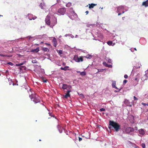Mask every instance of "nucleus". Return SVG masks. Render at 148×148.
<instances>
[{
	"mask_svg": "<svg viewBox=\"0 0 148 148\" xmlns=\"http://www.w3.org/2000/svg\"><path fill=\"white\" fill-rule=\"evenodd\" d=\"M59 86L60 89H62L64 90H67L66 94L65 95H63V97L64 98L67 99L69 97H70L71 95L70 93L72 91L71 90L72 86L65 84H62V85H61V84H60Z\"/></svg>",
	"mask_w": 148,
	"mask_h": 148,
	"instance_id": "f257e3e1",
	"label": "nucleus"
},
{
	"mask_svg": "<svg viewBox=\"0 0 148 148\" xmlns=\"http://www.w3.org/2000/svg\"><path fill=\"white\" fill-rule=\"evenodd\" d=\"M109 122V124L108 127L109 129H110L111 128H114L115 131L117 132L120 129V126L118 123L110 120V121Z\"/></svg>",
	"mask_w": 148,
	"mask_h": 148,
	"instance_id": "f03ea898",
	"label": "nucleus"
},
{
	"mask_svg": "<svg viewBox=\"0 0 148 148\" xmlns=\"http://www.w3.org/2000/svg\"><path fill=\"white\" fill-rule=\"evenodd\" d=\"M33 101L35 103H38L40 101V98L36 94H34L33 95Z\"/></svg>",
	"mask_w": 148,
	"mask_h": 148,
	"instance_id": "7ed1b4c3",
	"label": "nucleus"
},
{
	"mask_svg": "<svg viewBox=\"0 0 148 148\" xmlns=\"http://www.w3.org/2000/svg\"><path fill=\"white\" fill-rule=\"evenodd\" d=\"M74 60L76 62H82L83 61V57L80 56L79 57L77 55H75L73 57Z\"/></svg>",
	"mask_w": 148,
	"mask_h": 148,
	"instance_id": "20e7f679",
	"label": "nucleus"
},
{
	"mask_svg": "<svg viewBox=\"0 0 148 148\" xmlns=\"http://www.w3.org/2000/svg\"><path fill=\"white\" fill-rule=\"evenodd\" d=\"M66 11V8H59L58 11V12L59 14L64 15Z\"/></svg>",
	"mask_w": 148,
	"mask_h": 148,
	"instance_id": "39448f33",
	"label": "nucleus"
},
{
	"mask_svg": "<svg viewBox=\"0 0 148 148\" xmlns=\"http://www.w3.org/2000/svg\"><path fill=\"white\" fill-rule=\"evenodd\" d=\"M27 92L29 95V97L31 99H32V96L35 94V93L34 92H33V90L31 89H30L29 90H27Z\"/></svg>",
	"mask_w": 148,
	"mask_h": 148,
	"instance_id": "423d86ee",
	"label": "nucleus"
},
{
	"mask_svg": "<svg viewBox=\"0 0 148 148\" xmlns=\"http://www.w3.org/2000/svg\"><path fill=\"white\" fill-rule=\"evenodd\" d=\"M134 128L131 127H127L125 129V132L127 133H129L131 132H133L134 131Z\"/></svg>",
	"mask_w": 148,
	"mask_h": 148,
	"instance_id": "0eeeda50",
	"label": "nucleus"
},
{
	"mask_svg": "<svg viewBox=\"0 0 148 148\" xmlns=\"http://www.w3.org/2000/svg\"><path fill=\"white\" fill-rule=\"evenodd\" d=\"M122 12V14H123L124 13V8L123 6H120L117 8V12Z\"/></svg>",
	"mask_w": 148,
	"mask_h": 148,
	"instance_id": "6e6552de",
	"label": "nucleus"
},
{
	"mask_svg": "<svg viewBox=\"0 0 148 148\" xmlns=\"http://www.w3.org/2000/svg\"><path fill=\"white\" fill-rule=\"evenodd\" d=\"M50 17L49 16L47 15L45 18V20L46 23H47V25H50Z\"/></svg>",
	"mask_w": 148,
	"mask_h": 148,
	"instance_id": "1a4fd4ad",
	"label": "nucleus"
},
{
	"mask_svg": "<svg viewBox=\"0 0 148 148\" xmlns=\"http://www.w3.org/2000/svg\"><path fill=\"white\" fill-rule=\"evenodd\" d=\"M72 13L73 15L70 16V18L72 20H73L76 17L77 15L73 11L72 12Z\"/></svg>",
	"mask_w": 148,
	"mask_h": 148,
	"instance_id": "9d476101",
	"label": "nucleus"
},
{
	"mask_svg": "<svg viewBox=\"0 0 148 148\" xmlns=\"http://www.w3.org/2000/svg\"><path fill=\"white\" fill-rule=\"evenodd\" d=\"M52 42L53 44V46L55 47H56L57 45V42L56 39L55 37L53 38V39L52 41Z\"/></svg>",
	"mask_w": 148,
	"mask_h": 148,
	"instance_id": "9b49d317",
	"label": "nucleus"
},
{
	"mask_svg": "<svg viewBox=\"0 0 148 148\" xmlns=\"http://www.w3.org/2000/svg\"><path fill=\"white\" fill-rule=\"evenodd\" d=\"M142 5L144 6L145 7L148 6V0L143 2L142 4Z\"/></svg>",
	"mask_w": 148,
	"mask_h": 148,
	"instance_id": "f8f14e48",
	"label": "nucleus"
},
{
	"mask_svg": "<svg viewBox=\"0 0 148 148\" xmlns=\"http://www.w3.org/2000/svg\"><path fill=\"white\" fill-rule=\"evenodd\" d=\"M103 64L106 66L108 67L109 68H112V66L111 65L108 64L106 62H103Z\"/></svg>",
	"mask_w": 148,
	"mask_h": 148,
	"instance_id": "ddd939ff",
	"label": "nucleus"
},
{
	"mask_svg": "<svg viewBox=\"0 0 148 148\" xmlns=\"http://www.w3.org/2000/svg\"><path fill=\"white\" fill-rule=\"evenodd\" d=\"M89 5V9L92 8H94V7L97 5L96 4H94V3H91L90 4H88Z\"/></svg>",
	"mask_w": 148,
	"mask_h": 148,
	"instance_id": "4468645a",
	"label": "nucleus"
},
{
	"mask_svg": "<svg viewBox=\"0 0 148 148\" xmlns=\"http://www.w3.org/2000/svg\"><path fill=\"white\" fill-rule=\"evenodd\" d=\"M39 47H37L36 49H33L31 51V52H36V53H37V52H38V51H39Z\"/></svg>",
	"mask_w": 148,
	"mask_h": 148,
	"instance_id": "2eb2a0df",
	"label": "nucleus"
},
{
	"mask_svg": "<svg viewBox=\"0 0 148 148\" xmlns=\"http://www.w3.org/2000/svg\"><path fill=\"white\" fill-rule=\"evenodd\" d=\"M107 44L110 46V45H112V46H114L115 45V43H113L111 41H108L107 42Z\"/></svg>",
	"mask_w": 148,
	"mask_h": 148,
	"instance_id": "dca6fc26",
	"label": "nucleus"
},
{
	"mask_svg": "<svg viewBox=\"0 0 148 148\" xmlns=\"http://www.w3.org/2000/svg\"><path fill=\"white\" fill-rule=\"evenodd\" d=\"M148 78V76H146V75L145 74L144 75V76L142 77V79L143 80V81H145V80H147Z\"/></svg>",
	"mask_w": 148,
	"mask_h": 148,
	"instance_id": "f3484780",
	"label": "nucleus"
},
{
	"mask_svg": "<svg viewBox=\"0 0 148 148\" xmlns=\"http://www.w3.org/2000/svg\"><path fill=\"white\" fill-rule=\"evenodd\" d=\"M139 133L142 134L143 135L145 133V132L144 130L142 129H140L139 130Z\"/></svg>",
	"mask_w": 148,
	"mask_h": 148,
	"instance_id": "a211bd4d",
	"label": "nucleus"
},
{
	"mask_svg": "<svg viewBox=\"0 0 148 148\" xmlns=\"http://www.w3.org/2000/svg\"><path fill=\"white\" fill-rule=\"evenodd\" d=\"M39 6L41 9H43L44 7L45 6V4L44 3H41L40 4Z\"/></svg>",
	"mask_w": 148,
	"mask_h": 148,
	"instance_id": "6ab92c4d",
	"label": "nucleus"
},
{
	"mask_svg": "<svg viewBox=\"0 0 148 148\" xmlns=\"http://www.w3.org/2000/svg\"><path fill=\"white\" fill-rule=\"evenodd\" d=\"M95 25L94 24H88L86 26L87 27H93L94 26H95Z\"/></svg>",
	"mask_w": 148,
	"mask_h": 148,
	"instance_id": "aec40b11",
	"label": "nucleus"
},
{
	"mask_svg": "<svg viewBox=\"0 0 148 148\" xmlns=\"http://www.w3.org/2000/svg\"><path fill=\"white\" fill-rule=\"evenodd\" d=\"M84 57L90 59L92 58V56L88 54L86 56H84Z\"/></svg>",
	"mask_w": 148,
	"mask_h": 148,
	"instance_id": "412c9836",
	"label": "nucleus"
},
{
	"mask_svg": "<svg viewBox=\"0 0 148 148\" xmlns=\"http://www.w3.org/2000/svg\"><path fill=\"white\" fill-rule=\"evenodd\" d=\"M69 67V66H65L64 68H63V67H61V69L62 70H64V71H66V70H67V69Z\"/></svg>",
	"mask_w": 148,
	"mask_h": 148,
	"instance_id": "4be33fe9",
	"label": "nucleus"
},
{
	"mask_svg": "<svg viewBox=\"0 0 148 148\" xmlns=\"http://www.w3.org/2000/svg\"><path fill=\"white\" fill-rule=\"evenodd\" d=\"M30 15L31 16H32V17L31 18H30V17H29V20H31L32 19L34 20L36 18V17L35 16H33L32 15Z\"/></svg>",
	"mask_w": 148,
	"mask_h": 148,
	"instance_id": "5701e85b",
	"label": "nucleus"
},
{
	"mask_svg": "<svg viewBox=\"0 0 148 148\" xmlns=\"http://www.w3.org/2000/svg\"><path fill=\"white\" fill-rule=\"evenodd\" d=\"M116 82L115 81H113V83L112 84V87L114 88L116 87Z\"/></svg>",
	"mask_w": 148,
	"mask_h": 148,
	"instance_id": "b1692460",
	"label": "nucleus"
},
{
	"mask_svg": "<svg viewBox=\"0 0 148 148\" xmlns=\"http://www.w3.org/2000/svg\"><path fill=\"white\" fill-rule=\"evenodd\" d=\"M141 66V65L140 64H138L136 65L135 66H134V67L136 68V69H138L140 68Z\"/></svg>",
	"mask_w": 148,
	"mask_h": 148,
	"instance_id": "393cba45",
	"label": "nucleus"
},
{
	"mask_svg": "<svg viewBox=\"0 0 148 148\" xmlns=\"http://www.w3.org/2000/svg\"><path fill=\"white\" fill-rule=\"evenodd\" d=\"M42 50L45 52L47 51H49V50L47 48L45 47H43L42 48Z\"/></svg>",
	"mask_w": 148,
	"mask_h": 148,
	"instance_id": "a878e982",
	"label": "nucleus"
},
{
	"mask_svg": "<svg viewBox=\"0 0 148 148\" xmlns=\"http://www.w3.org/2000/svg\"><path fill=\"white\" fill-rule=\"evenodd\" d=\"M71 5V3L70 2H68L66 5V7H69Z\"/></svg>",
	"mask_w": 148,
	"mask_h": 148,
	"instance_id": "bb28decb",
	"label": "nucleus"
},
{
	"mask_svg": "<svg viewBox=\"0 0 148 148\" xmlns=\"http://www.w3.org/2000/svg\"><path fill=\"white\" fill-rule=\"evenodd\" d=\"M57 52L59 55H61L62 54V50H60L59 51H57Z\"/></svg>",
	"mask_w": 148,
	"mask_h": 148,
	"instance_id": "cd10ccee",
	"label": "nucleus"
},
{
	"mask_svg": "<svg viewBox=\"0 0 148 148\" xmlns=\"http://www.w3.org/2000/svg\"><path fill=\"white\" fill-rule=\"evenodd\" d=\"M24 62H23V63H19V64H16V66H21L22 65H23L24 64Z\"/></svg>",
	"mask_w": 148,
	"mask_h": 148,
	"instance_id": "c85d7f7f",
	"label": "nucleus"
},
{
	"mask_svg": "<svg viewBox=\"0 0 148 148\" xmlns=\"http://www.w3.org/2000/svg\"><path fill=\"white\" fill-rule=\"evenodd\" d=\"M80 74L81 75H86V73L85 72H82L80 73Z\"/></svg>",
	"mask_w": 148,
	"mask_h": 148,
	"instance_id": "c756f323",
	"label": "nucleus"
},
{
	"mask_svg": "<svg viewBox=\"0 0 148 148\" xmlns=\"http://www.w3.org/2000/svg\"><path fill=\"white\" fill-rule=\"evenodd\" d=\"M0 56H1V57H5V56L9 57V56H8L6 55H4L1 54H0Z\"/></svg>",
	"mask_w": 148,
	"mask_h": 148,
	"instance_id": "7c9ffc66",
	"label": "nucleus"
},
{
	"mask_svg": "<svg viewBox=\"0 0 148 148\" xmlns=\"http://www.w3.org/2000/svg\"><path fill=\"white\" fill-rule=\"evenodd\" d=\"M142 146L143 147V148H145V143H143L142 144Z\"/></svg>",
	"mask_w": 148,
	"mask_h": 148,
	"instance_id": "2f4dec72",
	"label": "nucleus"
},
{
	"mask_svg": "<svg viewBox=\"0 0 148 148\" xmlns=\"http://www.w3.org/2000/svg\"><path fill=\"white\" fill-rule=\"evenodd\" d=\"M20 69H26V67L24 66H22L21 67H20Z\"/></svg>",
	"mask_w": 148,
	"mask_h": 148,
	"instance_id": "473e14b6",
	"label": "nucleus"
},
{
	"mask_svg": "<svg viewBox=\"0 0 148 148\" xmlns=\"http://www.w3.org/2000/svg\"><path fill=\"white\" fill-rule=\"evenodd\" d=\"M145 75H146V76H148V69L145 71Z\"/></svg>",
	"mask_w": 148,
	"mask_h": 148,
	"instance_id": "72a5a7b5",
	"label": "nucleus"
},
{
	"mask_svg": "<svg viewBox=\"0 0 148 148\" xmlns=\"http://www.w3.org/2000/svg\"><path fill=\"white\" fill-rule=\"evenodd\" d=\"M105 110L104 108H101L100 109V111H104Z\"/></svg>",
	"mask_w": 148,
	"mask_h": 148,
	"instance_id": "f704fd0d",
	"label": "nucleus"
},
{
	"mask_svg": "<svg viewBox=\"0 0 148 148\" xmlns=\"http://www.w3.org/2000/svg\"><path fill=\"white\" fill-rule=\"evenodd\" d=\"M98 72H102L103 71V69H98Z\"/></svg>",
	"mask_w": 148,
	"mask_h": 148,
	"instance_id": "c9c22d12",
	"label": "nucleus"
},
{
	"mask_svg": "<svg viewBox=\"0 0 148 148\" xmlns=\"http://www.w3.org/2000/svg\"><path fill=\"white\" fill-rule=\"evenodd\" d=\"M32 62L33 63H35L37 62L36 60H35L32 61Z\"/></svg>",
	"mask_w": 148,
	"mask_h": 148,
	"instance_id": "e433bc0d",
	"label": "nucleus"
},
{
	"mask_svg": "<svg viewBox=\"0 0 148 148\" xmlns=\"http://www.w3.org/2000/svg\"><path fill=\"white\" fill-rule=\"evenodd\" d=\"M49 115L51 116H53V117H54L55 118V117L53 116V114H52L51 113H50V112H49Z\"/></svg>",
	"mask_w": 148,
	"mask_h": 148,
	"instance_id": "4c0bfd02",
	"label": "nucleus"
},
{
	"mask_svg": "<svg viewBox=\"0 0 148 148\" xmlns=\"http://www.w3.org/2000/svg\"><path fill=\"white\" fill-rule=\"evenodd\" d=\"M57 127H58V128L59 129V130L60 131V130H59V129L60 128V129H61L60 128H61V126H60V125H58L57 126ZM60 132V133H61L62 132V131L61 132Z\"/></svg>",
	"mask_w": 148,
	"mask_h": 148,
	"instance_id": "58836bf2",
	"label": "nucleus"
},
{
	"mask_svg": "<svg viewBox=\"0 0 148 148\" xmlns=\"http://www.w3.org/2000/svg\"><path fill=\"white\" fill-rule=\"evenodd\" d=\"M127 80H124L123 81V84H125L126 83H127Z\"/></svg>",
	"mask_w": 148,
	"mask_h": 148,
	"instance_id": "ea45409f",
	"label": "nucleus"
},
{
	"mask_svg": "<svg viewBox=\"0 0 148 148\" xmlns=\"http://www.w3.org/2000/svg\"><path fill=\"white\" fill-rule=\"evenodd\" d=\"M27 38H28V39L30 40L31 38H32V37L31 36H29L27 37Z\"/></svg>",
	"mask_w": 148,
	"mask_h": 148,
	"instance_id": "a19ab883",
	"label": "nucleus"
},
{
	"mask_svg": "<svg viewBox=\"0 0 148 148\" xmlns=\"http://www.w3.org/2000/svg\"><path fill=\"white\" fill-rule=\"evenodd\" d=\"M124 77L125 78L127 79L128 77V76L127 75H125L124 76Z\"/></svg>",
	"mask_w": 148,
	"mask_h": 148,
	"instance_id": "79ce46f5",
	"label": "nucleus"
},
{
	"mask_svg": "<svg viewBox=\"0 0 148 148\" xmlns=\"http://www.w3.org/2000/svg\"><path fill=\"white\" fill-rule=\"evenodd\" d=\"M134 100H138V99L135 96H134Z\"/></svg>",
	"mask_w": 148,
	"mask_h": 148,
	"instance_id": "37998d69",
	"label": "nucleus"
},
{
	"mask_svg": "<svg viewBox=\"0 0 148 148\" xmlns=\"http://www.w3.org/2000/svg\"><path fill=\"white\" fill-rule=\"evenodd\" d=\"M8 64L11 66H12L13 64L11 62H8Z\"/></svg>",
	"mask_w": 148,
	"mask_h": 148,
	"instance_id": "c03bdc74",
	"label": "nucleus"
},
{
	"mask_svg": "<svg viewBox=\"0 0 148 148\" xmlns=\"http://www.w3.org/2000/svg\"><path fill=\"white\" fill-rule=\"evenodd\" d=\"M141 104H142V105H143V106H146V103H143V102H142V103H141Z\"/></svg>",
	"mask_w": 148,
	"mask_h": 148,
	"instance_id": "a18cd8bd",
	"label": "nucleus"
},
{
	"mask_svg": "<svg viewBox=\"0 0 148 148\" xmlns=\"http://www.w3.org/2000/svg\"><path fill=\"white\" fill-rule=\"evenodd\" d=\"M82 140V138L80 137H79V141H81Z\"/></svg>",
	"mask_w": 148,
	"mask_h": 148,
	"instance_id": "49530a36",
	"label": "nucleus"
},
{
	"mask_svg": "<svg viewBox=\"0 0 148 148\" xmlns=\"http://www.w3.org/2000/svg\"><path fill=\"white\" fill-rule=\"evenodd\" d=\"M45 44L47 45L50 46V45L49 44L47 43H45Z\"/></svg>",
	"mask_w": 148,
	"mask_h": 148,
	"instance_id": "de8ad7c7",
	"label": "nucleus"
},
{
	"mask_svg": "<svg viewBox=\"0 0 148 148\" xmlns=\"http://www.w3.org/2000/svg\"><path fill=\"white\" fill-rule=\"evenodd\" d=\"M56 23V22L54 24H53L52 25H51V26H54Z\"/></svg>",
	"mask_w": 148,
	"mask_h": 148,
	"instance_id": "09e8293b",
	"label": "nucleus"
},
{
	"mask_svg": "<svg viewBox=\"0 0 148 148\" xmlns=\"http://www.w3.org/2000/svg\"><path fill=\"white\" fill-rule=\"evenodd\" d=\"M122 14V13H121V12H119V14H118V16H119V15H121Z\"/></svg>",
	"mask_w": 148,
	"mask_h": 148,
	"instance_id": "8fccbe9b",
	"label": "nucleus"
},
{
	"mask_svg": "<svg viewBox=\"0 0 148 148\" xmlns=\"http://www.w3.org/2000/svg\"><path fill=\"white\" fill-rule=\"evenodd\" d=\"M121 89H120L119 90V91H117V90H115L114 91V92H119L121 90Z\"/></svg>",
	"mask_w": 148,
	"mask_h": 148,
	"instance_id": "3c124183",
	"label": "nucleus"
},
{
	"mask_svg": "<svg viewBox=\"0 0 148 148\" xmlns=\"http://www.w3.org/2000/svg\"><path fill=\"white\" fill-rule=\"evenodd\" d=\"M57 2L58 3H59L60 2V0H57Z\"/></svg>",
	"mask_w": 148,
	"mask_h": 148,
	"instance_id": "603ef678",
	"label": "nucleus"
},
{
	"mask_svg": "<svg viewBox=\"0 0 148 148\" xmlns=\"http://www.w3.org/2000/svg\"><path fill=\"white\" fill-rule=\"evenodd\" d=\"M85 13H86V14H88V13H89V12L88 11H87L85 12Z\"/></svg>",
	"mask_w": 148,
	"mask_h": 148,
	"instance_id": "864d4df0",
	"label": "nucleus"
},
{
	"mask_svg": "<svg viewBox=\"0 0 148 148\" xmlns=\"http://www.w3.org/2000/svg\"><path fill=\"white\" fill-rule=\"evenodd\" d=\"M47 81L46 80H43V82H46Z\"/></svg>",
	"mask_w": 148,
	"mask_h": 148,
	"instance_id": "5fc2aeb1",
	"label": "nucleus"
},
{
	"mask_svg": "<svg viewBox=\"0 0 148 148\" xmlns=\"http://www.w3.org/2000/svg\"><path fill=\"white\" fill-rule=\"evenodd\" d=\"M41 105L42 106H43V107H45V106L44 105H43V104H41Z\"/></svg>",
	"mask_w": 148,
	"mask_h": 148,
	"instance_id": "6e6d98bb",
	"label": "nucleus"
},
{
	"mask_svg": "<svg viewBox=\"0 0 148 148\" xmlns=\"http://www.w3.org/2000/svg\"><path fill=\"white\" fill-rule=\"evenodd\" d=\"M114 88H115L116 89H118V88L116 86V87H114Z\"/></svg>",
	"mask_w": 148,
	"mask_h": 148,
	"instance_id": "4d7b16f0",
	"label": "nucleus"
},
{
	"mask_svg": "<svg viewBox=\"0 0 148 148\" xmlns=\"http://www.w3.org/2000/svg\"><path fill=\"white\" fill-rule=\"evenodd\" d=\"M137 80V78H136L135 79V80Z\"/></svg>",
	"mask_w": 148,
	"mask_h": 148,
	"instance_id": "13d9d810",
	"label": "nucleus"
},
{
	"mask_svg": "<svg viewBox=\"0 0 148 148\" xmlns=\"http://www.w3.org/2000/svg\"><path fill=\"white\" fill-rule=\"evenodd\" d=\"M80 95H82V96H83V94H81Z\"/></svg>",
	"mask_w": 148,
	"mask_h": 148,
	"instance_id": "bf43d9fd",
	"label": "nucleus"
},
{
	"mask_svg": "<svg viewBox=\"0 0 148 148\" xmlns=\"http://www.w3.org/2000/svg\"><path fill=\"white\" fill-rule=\"evenodd\" d=\"M146 106H148V103H146Z\"/></svg>",
	"mask_w": 148,
	"mask_h": 148,
	"instance_id": "052dcab7",
	"label": "nucleus"
},
{
	"mask_svg": "<svg viewBox=\"0 0 148 148\" xmlns=\"http://www.w3.org/2000/svg\"><path fill=\"white\" fill-rule=\"evenodd\" d=\"M134 49L136 50V48H134Z\"/></svg>",
	"mask_w": 148,
	"mask_h": 148,
	"instance_id": "680f3d73",
	"label": "nucleus"
},
{
	"mask_svg": "<svg viewBox=\"0 0 148 148\" xmlns=\"http://www.w3.org/2000/svg\"><path fill=\"white\" fill-rule=\"evenodd\" d=\"M99 72H98V71L96 73H99Z\"/></svg>",
	"mask_w": 148,
	"mask_h": 148,
	"instance_id": "e2e57ef3",
	"label": "nucleus"
},
{
	"mask_svg": "<svg viewBox=\"0 0 148 148\" xmlns=\"http://www.w3.org/2000/svg\"><path fill=\"white\" fill-rule=\"evenodd\" d=\"M3 16L1 15H0V16Z\"/></svg>",
	"mask_w": 148,
	"mask_h": 148,
	"instance_id": "0e129e2a",
	"label": "nucleus"
},
{
	"mask_svg": "<svg viewBox=\"0 0 148 148\" xmlns=\"http://www.w3.org/2000/svg\"><path fill=\"white\" fill-rule=\"evenodd\" d=\"M124 17H123L122 18L123 19V18H124Z\"/></svg>",
	"mask_w": 148,
	"mask_h": 148,
	"instance_id": "69168bd1",
	"label": "nucleus"
},
{
	"mask_svg": "<svg viewBox=\"0 0 148 148\" xmlns=\"http://www.w3.org/2000/svg\"><path fill=\"white\" fill-rule=\"evenodd\" d=\"M41 140H39V141H40Z\"/></svg>",
	"mask_w": 148,
	"mask_h": 148,
	"instance_id": "338daca9",
	"label": "nucleus"
},
{
	"mask_svg": "<svg viewBox=\"0 0 148 148\" xmlns=\"http://www.w3.org/2000/svg\"><path fill=\"white\" fill-rule=\"evenodd\" d=\"M101 8L102 9H103V8Z\"/></svg>",
	"mask_w": 148,
	"mask_h": 148,
	"instance_id": "774afa93",
	"label": "nucleus"
}]
</instances>
